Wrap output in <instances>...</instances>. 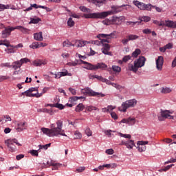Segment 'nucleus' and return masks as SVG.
I'll list each match as a JSON object with an SVG mask.
<instances>
[{
  "label": "nucleus",
  "mask_w": 176,
  "mask_h": 176,
  "mask_svg": "<svg viewBox=\"0 0 176 176\" xmlns=\"http://www.w3.org/2000/svg\"><path fill=\"white\" fill-rule=\"evenodd\" d=\"M139 20H140V21H144V23H148L151 21V17L148 16H141L139 18Z\"/></svg>",
  "instance_id": "36"
},
{
  "label": "nucleus",
  "mask_w": 176,
  "mask_h": 176,
  "mask_svg": "<svg viewBox=\"0 0 176 176\" xmlns=\"http://www.w3.org/2000/svg\"><path fill=\"white\" fill-rule=\"evenodd\" d=\"M111 9V10L102 12L84 14V17L85 19H105L108 16H112V14H116L120 12V8L118 6H112Z\"/></svg>",
  "instance_id": "1"
},
{
  "label": "nucleus",
  "mask_w": 176,
  "mask_h": 176,
  "mask_svg": "<svg viewBox=\"0 0 176 176\" xmlns=\"http://www.w3.org/2000/svg\"><path fill=\"white\" fill-rule=\"evenodd\" d=\"M18 61L21 64V66L23 65V64H27V63H31V60L28 59V58H23Z\"/></svg>",
  "instance_id": "34"
},
{
  "label": "nucleus",
  "mask_w": 176,
  "mask_h": 176,
  "mask_svg": "<svg viewBox=\"0 0 176 176\" xmlns=\"http://www.w3.org/2000/svg\"><path fill=\"white\" fill-rule=\"evenodd\" d=\"M82 64H85V69H89V71H96V65H92L91 63H87L86 61L82 60Z\"/></svg>",
  "instance_id": "17"
},
{
  "label": "nucleus",
  "mask_w": 176,
  "mask_h": 176,
  "mask_svg": "<svg viewBox=\"0 0 176 176\" xmlns=\"http://www.w3.org/2000/svg\"><path fill=\"white\" fill-rule=\"evenodd\" d=\"M116 31H114L113 33H111L109 34H99L97 36V38L98 39L101 40L102 43H111V41L113 38H116V34H115Z\"/></svg>",
  "instance_id": "6"
},
{
  "label": "nucleus",
  "mask_w": 176,
  "mask_h": 176,
  "mask_svg": "<svg viewBox=\"0 0 176 176\" xmlns=\"http://www.w3.org/2000/svg\"><path fill=\"white\" fill-rule=\"evenodd\" d=\"M39 151H36V150H32L30 151V153H31V155H32V156H38V153Z\"/></svg>",
  "instance_id": "57"
},
{
  "label": "nucleus",
  "mask_w": 176,
  "mask_h": 176,
  "mask_svg": "<svg viewBox=\"0 0 176 176\" xmlns=\"http://www.w3.org/2000/svg\"><path fill=\"white\" fill-rule=\"evenodd\" d=\"M173 90L170 87H162L161 88V93L162 94H168V93H171Z\"/></svg>",
  "instance_id": "26"
},
{
  "label": "nucleus",
  "mask_w": 176,
  "mask_h": 176,
  "mask_svg": "<svg viewBox=\"0 0 176 176\" xmlns=\"http://www.w3.org/2000/svg\"><path fill=\"white\" fill-rule=\"evenodd\" d=\"M76 101H78V96H72L69 98V102L74 104Z\"/></svg>",
  "instance_id": "46"
},
{
  "label": "nucleus",
  "mask_w": 176,
  "mask_h": 176,
  "mask_svg": "<svg viewBox=\"0 0 176 176\" xmlns=\"http://www.w3.org/2000/svg\"><path fill=\"white\" fill-rule=\"evenodd\" d=\"M27 122H20L17 123V127L16 128V131L18 133L23 131V130H27Z\"/></svg>",
  "instance_id": "14"
},
{
  "label": "nucleus",
  "mask_w": 176,
  "mask_h": 176,
  "mask_svg": "<svg viewBox=\"0 0 176 176\" xmlns=\"http://www.w3.org/2000/svg\"><path fill=\"white\" fill-rule=\"evenodd\" d=\"M60 75L61 76H67L68 75L69 76H71V74H68V71H65V72H60Z\"/></svg>",
  "instance_id": "61"
},
{
  "label": "nucleus",
  "mask_w": 176,
  "mask_h": 176,
  "mask_svg": "<svg viewBox=\"0 0 176 176\" xmlns=\"http://www.w3.org/2000/svg\"><path fill=\"white\" fill-rule=\"evenodd\" d=\"M137 105V100L131 99L122 102L121 107H118V111L120 112H126L129 108H134Z\"/></svg>",
  "instance_id": "3"
},
{
  "label": "nucleus",
  "mask_w": 176,
  "mask_h": 176,
  "mask_svg": "<svg viewBox=\"0 0 176 176\" xmlns=\"http://www.w3.org/2000/svg\"><path fill=\"white\" fill-rule=\"evenodd\" d=\"M133 146H135V144H134V140H128L126 141V148H128V149H133Z\"/></svg>",
  "instance_id": "27"
},
{
  "label": "nucleus",
  "mask_w": 176,
  "mask_h": 176,
  "mask_svg": "<svg viewBox=\"0 0 176 176\" xmlns=\"http://www.w3.org/2000/svg\"><path fill=\"white\" fill-rule=\"evenodd\" d=\"M89 43H91V42L87 41L76 40L74 45L75 46H77V47H83V46H85Z\"/></svg>",
  "instance_id": "15"
},
{
  "label": "nucleus",
  "mask_w": 176,
  "mask_h": 176,
  "mask_svg": "<svg viewBox=\"0 0 176 176\" xmlns=\"http://www.w3.org/2000/svg\"><path fill=\"white\" fill-rule=\"evenodd\" d=\"M5 144L9 148L10 152H16L17 151V147H16L14 144L18 146H21V144L19 143L17 139H8L5 141Z\"/></svg>",
  "instance_id": "5"
},
{
  "label": "nucleus",
  "mask_w": 176,
  "mask_h": 176,
  "mask_svg": "<svg viewBox=\"0 0 176 176\" xmlns=\"http://www.w3.org/2000/svg\"><path fill=\"white\" fill-rule=\"evenodd\" d=\"M89 2H91L98 8L102 6L105 3V0H88Z\"/></svg>",
  "instance_id": "19"
},
{
  "label": "nucleus",
  "mask_w": 176,
  "mask_h": 176,
  "mask_svg": "<svg viewBox=\"0 0 176 176\" xmlns=\"http://www.w3.org/2000/svg\"><path fill=\"white\" fill-rule=\"evenodd\" d=\"M140 23L141 22H138V21H135V22L127 21L126 25H131V27H134V25H135V24H140Z\"/></svg>",
  "instance_id": "50"
},
{
  "label": "nucleus",
  "mask_w": 176,
  "mask_h": 176,
  "mask_svg": "<svg viewBox=\"0 0 176 176\" xmlns=\"http://www.w3.org/2000/svg\"><path fill=\"white\" fill-rule=\"evenodd\" d=\"M176 67V57L172 61V68H175Z\"/></svg>",
  "instance_id": "64"
},
{
  "label": "nucleus",
  "mask_w": 176,
  "mask_h": 176,
  "mask_svg": "<svg viewBox=\"0 0 176 176\" xmlns=\"http://www.w3.org/2000/svg\"><path fill=\"white\" fill-rule=\"evenodd\" d=\"M143 34H146V35H148V34H151L152 30L151 29H144L142 30Z\"/></svg>",
  "instance_id": "60"
},
{
  "label": "nucleus",
  "mask_w": 176,
  "mask_h": 176,
  "mask_svg": "<svg viewBox=\"0 0 176 176\" xmlns=\"http://www.w3.org/2000/svg\"><path fill=\"white\" fill-rule=\"evenodd\" d=\"M67 25L69 27H74V25H75V21H74V20H72V18H69L68 21H67Z\"/></svg>",
  "instance_id": "40"
},
{
  "label": "nucleus",
  "mask_w": 176,
  "mask_h": 176,
  "mask_svg": "<svg viewBox=\"0 0 176 176\" xmlns=\"http://www.w3.org/2000/svg\"><path fill=\"white\" fill-rule=\"evenodd\" d=\"M45 64H46L45 62L37 59L32 62V65H34V67H41V65H45Z\"/></svg>",
  "instance_id": "25"
},
{
  "label": "nucleus",
  "mask_w": 176,
  "mask_h": 176,
  "mask_svg": "<svg viewBox=\"0 0 176 176\" xmlns=\"http://www.w3.org/2000/svg\"><path fill=\"white\" fill-rule=\"evenodd\" d=\"M15 28L14 27H8L4 29L1 32V38L5 39L6 38H8V36H10V34H12V31H14Z\"/></svg>",
  "instance_id": "10"
},
{
  "label": "nucleus",
  "mask_w": 176,
  "mask_h": 176,
  "mask_svg": "<svg viewBox=\"0 0 176 176\" xmlns=\"http://www.w3.org/2000/svg\"><path fill=\"white\" fill-rule=\"evenodd\" d=\"M85 134H87L88 137H91L93 133L91 132V130H90V128H87L85 129Z\"/></svg>",
  "instance_id": "52"
},
{
  "label": "nucleus",
  "mask_w": 176,
  "mask_h": 176,
  "mask_svg": "<svg viewBox=\"0 0 176 176\" xmlns=\"http://www.w3.org/2000/svg\"><path fill=\"white\" fill-rule=\"evenodd\" d=\"M31 91L28 89L21 94V96H24L25 94L26 97H31Z\"/></svg>",
  "instance_id": "54"
},
{
  "label": "nucleus",
  "mask_w": 176,
  "mask_h": 176,
  "mask_svg": "<svg viewBox=\"0 0 176 176\" xmlns=\"http://www.w3.org/2000/svg\"><path fill=\"white\" fill-rule=\"evenodd\" d=\"M0 45H3L4 46H6L7 47H12L13 49H19V47H23V44L19 43L16 45H10V42L8 40L4 41H0Z\"/></svg>",
  "instance_id": "12"
},
{
  "label": "nucleus",
  "mask_w": 176,
  "mask_h": 176,
  "mask_svg": "<svg viewBox=\"0 0 176 176\" xmlns=\"http://www.w3.org/2000/svg\"><path fill=\"white\" fill-rule=\"evenodd\" d=\"M152 8H155V6L151 4H144V10H152Z\"/></svg>",
  "instance_id": "47"
},
{
  "label": "nucleus",
  "mask_w": 176,
  "mask_h": 176,
  "mask_svg": "<svg viewBox=\"0 0 176 176\" xmlns=\"http://www.w3.org/2000/svg\"><path fill=\"white\" fill-rule=\"evenodd\" d=\"M30 47L31 49H39V43L38 42L32 43V44L30 45Z\"/></svg>",
  "instance_id": "38"
},
{
  "label": "nucleus",
  "mask_w": 176,
  "mask_h": 176,
  "mask_svg": "<svg viewBox=\"0 0 176 176\" xmlns=\"http://www.w3.org/2000/svg\"><path fill=\"white\" fill-rule=\"evenodd\" d=\"M108 68V65L103 63H99L97 65H95V71L97 69H102V71L107 69Z\"/></svg>",
  "instance_id": "18"
},
{
  "label": "nucleus",
  "mask_w": 176,
  "mask_h": 176,
  "mask_svg": "<svg viewBox=\"0 0 176 176\" xmlns=\"http://www.w3.org/2000/svg\"><path fill=\"white\" fill-rule=\"evenodd\" d=\"M34 39H35V41H43V36L42 34V32H40L38 33H34Z\"/></svg>",
  "instance_id": "24"
},
{
  "label": "nucleus",
  "mask_w": 176,
  "mask_h": 176,
  "mask_svg": "<svg viewBox=\"0 0 176 176\" xmlns=\"http://www.w3.org/2000/svg\"><path fill=\"white\" fill-rule=\"evenodd\" d=\"M145 61H146L145 56H140L138 59L134 60L133 65L132 63L128 65L129 71H132L134 74H137L138 69L142 68V67L145 65Z\"/></svg>",
  "instance_id": "2"
},
{
  "label": "nucleus",
  "mask_w": 176,
  "mask_h": 176,
  "mask_svg": "<svg viewBox=\"0 0 176 176\" xmlns=\"http://www.w3.org/2000/svg\"><path fill=\"white\" fill-rule=\"evenodd\" d=\"M141 54V50L139 48L136 49L131 54V57H133L134 58H137L138 56Z\"/></svg>",
  "instance_id": "31"
},
{
  "label": "nucleus",
  "mask_w": 176,
  "mask_h": 176,
  "mask_svg": "<svg viewBox=\"0 0 176 176\" xmlns=\"http://www.w3.org/2000/svg\"><path fill=\"white\" fill-rule=\"evenodd\" d=\"M106 153L107 155H113V149L109 148V149L106 150Z\"/></svg>",
  "instance_id": "63"
},
{
  "label": "nucleus",
  "mask_w": 176,
  "mask_h": 176,
  "mask_svg": "<svg viewBox=\"0 0 176 176\" xmlns=\"http://www.w3.org/2000/svg\"><path fill=\"white\" fill-rule=\"evenodd\" d=\"M163 63H164V59L163 56H158L157 59L155 61L156 68L158 71H162V69H163Z\"/></svg>",
  "instance_id": "13"
},
{
  "label": "nucleus",
  "mask_w": 176,
  "mask_h": 176,
  "mask_svg": "<svg viewBox=\"0 0 176 176\" xmlns=\"http://www.w3.org/2000/svg\"><path fill=\"white\" fill-rule=\"evenodd\" d=\"M86 110L88 111V112H91V111H98V108L94 106H89L86 107Z\"/></svg>",
  "instance_id": "39"
},
{
  "label": "nucleus",
  "mask_w": 176,
  "mask_h": 176,
  "mask_svg": "<svg viewBox=\"0 0 176 176\" xmlns=\"http://www.w3.org/2000/svg\"><path fill=\"white\" fill-rule=\"evenodd\" d=\"M120 137H123L124 138H127L128 140L131 139V135L130 134H123L122 133H119Z\"/></svg>",
  "instance_id": "44"
},
{
  "label": "nucleus",
  "mask_w": 176,
  "mask_h": 176,
  "mask_svg": "<svg viewBox=\"0 0 176 176\" xmlns=\"http://www.w3.org/2000/svg\"><path fill=\"white\" fill-rule=\"evenodd\" d=\"M129 60H131V56L130 55H126L122 58L123 63H127Z\"/></svg>",
  "instance_id": "48"
},
{
  "label": "nucleus",
  "mask_w": 176,
  "mask_h": 176,
  "mask_svg": "<svg viewBox=\"0 0 176 176\" xmlns=\"http://www.w3.org/2000/svg\"><path fill=\"white\" fill-rule=\"evenodd\" d=\"M52 145V143H50V144H47L45 145H38V148L39 149L38 150V152H41V149H44V151H46L47 150V148H50V146Z\"/></svg>",
  "instance_id": "32"
},
{
  "label": "nucleus",
  "mask_w": 176,
  "mask_h": 176,
  "mask_svg": "<svg viewBox=\"0 0 176 176\" xmlns=\"http://www.w3.org/2000/svg\"><path fill=\"white\" fill-rule=\"evenodd\" d=\"M80 10H81V12H84V13H90L91 12V10L85 6H80Z\"/></svg>",
  "instance_id": "37"
},
{
  "label": "nucleus",
  "mask_w": 176,
  "mask_h": 176,
  "mask_svg": "<svg viewBox=\"0 0 176 176\" xmlns=\"http://www.w3.org/2000/svg\"><path fill=\"white\" fill-rule=\"evenodd\" d=\"M85 109V105L82 103H79L75 108L76 112H82Z\"/></svg>",
  "instance_id": "30"
},
{
  "label": "nucleus",
  "mask_w": 176,
  "mask_h": 176,
  "mask_svg": "<svg viewBox=\"0 0 176 176\" xmlns=\"http://www.w3.org/2000/svg\"><path fill=\"white\" fill-rule=\"evenodd\" d=\"M54 162L53 160L47 161L46 163H43V167H50V166L54 165Z\"/></svg>",
  "instance_id": "42"
},
{
  "label": "nucleus",
  "mask_w": 176,
  "mask_h": 176,
  "mask_svg": "<svg viewBox=\"0 0 176 176\" xmlns=\"http://www.w3.org/2000/svg\"><path fill=\"white\" fill-rule=\"evenodd\" d=\"M174 113L173 111L170 110H161L160 116H158V120L160 122H163L164 119L175 120L176 116H171Z\"/></svg>",
  "instance_id": "4"
},
{
  "label": "nucleus",
  "mask_w": 176,
  "mask_h": 176,
  "mask_svg": "<svg viewBox=\"0 0 176 176\" xmlns=\"http://www.w3.org/2000/svg\"><path fill=\"white\" fill-rule=\"evenodd\" d=\"M63 47H69V46H75V44H72L69 41L66 40L63 43Z\"/></svg>",
  "instance_id": "33"
},
{
  "label": "nucleus",
  "mask_w": 176,
  "mask_h": 176,
  "mask_svg": "<svg viewBox=\"0 0 176 176\" xmlns=\"http://www.w3.org/2000/svg\"><path fill=\"white\" fill-rule=\"evenodd\" d=\"M153 24H155L156 25H159V27H164V23L163 22H160L157 20H154L153 21Z\"/></svg>",
  "instance_id": "43"
},
{
  "label": "nucleus",
  "mask_w": 176,
  "mask_h": 176,
  "mask_svg": "<svg viewBox=\"0 0 176 176\" xmlns=\"http://www.w3.org/2000/svg\"><path fill=\"white\" fill-rule=\"evenodd\" d=\"M111 46L109 45V44H104V47L103 48H102V53H103V54L109 55L111 54V52H109Z\"/></svg>",
  "instance_id": "20"
},
{
  "label": "nucleus",
  "mask_w": 176,
  "mask_h": 176,
  "mask_svg": "<svg viewBox=\"0 0 176 176\" xmlns=\"http://www.w3.org/2000/svg\"><path fill=\"white\" fill-rule=\"evenodd\" d=\"M12 68L16 71L17 69H20V68H21V64H20V62H19V60H16L14 63H12Z\"/></svg>",
  "instance_id": "29"
},
{
  "label": "nucleus",
  "mask_w": 176,
  "mask_h": 176,
  "mask_svg": "<svg viewBox=\"0 0 176 176\" xmlns=\"http://www.w3.org/2000/svg\"><path fill=\"white\" fill-rule=\"evenodd\" d=\"M14 28H15V30H19V31L23 32V34H28V32L30 31V30H28L23 26H16V27H14Z\"/></svg>",
  "instance_id": "28"
},
{
  "label": "nucleus",
  "mask_w": 176,
  "mask_h": 176,
  "mask_svg": "<svg viewBox=\"0 0 176 176\" xmlns=\"http://www.w3.org/2000/svg\"><path fill=\"white\" fill-rule=\"evenodd\" d=\"M121 123H126L130 126H133L135 124V118H124L122 120Z\"/></svg>",
  "instance_id": "16"
},
{
  "label": "nucleus",
  "mask_w": 176,
  "mask_h": 176,
  "mask_svg": "<svg viewBox=\"0 0 176 176\" xmlns=\"http://www.w3.org/2000/svg\"><path fill=\"white\" fill-rule=\"evenodd\" d=\"M31 21L33 24H38V23H39L41 21V19H39V18L33 19L31 20Z\"/></svg>",
  "instance_id": "59"
},
{
  "label": "nucleus",
  "mask_w": 176,
  "mask_h": 176,
  "mask_svg": "<svg viewBox=\"0 0 176 176\" xmlns=\"http://www.w3.org/2000/svg\"><path fill=\"white\" fill-rule=\"evenodd\" d=\"M140 38V36L135 34H129L126 36V38H123L121 42L124 45H127L130 41H137V39Z\"/></svg>",
  "instance_id": "9"
},
{
  "label": "nucleus",
  "mask_w": 176,
  "mask_h": 176,
  "mask_svg": "<svg viewBox=\"0 0 176 176\" xmlns=\"http://www.w3.org/2000/svg\"><path fill=\"white\" fill-rule=\"evenodd\" d=\"M52 170H57L58 168V167H60V166H61V164L54 162V165H52Z\"/></svg>",
  "instance_id": "56"
},
{
  "label": "nucleus",
  "mask_w": 176,
  "mask_h": 176,
  "mask_svg": "<svg viewBox=\"0 0 176 176\" xmlns=\"http://www.w3.org/2000/svg\"><path fill=\"white\" fill-rule=\"evenodd\" d=\"M63 120H58L56 121L57 127H54V131L56 133V135H63V137H67L65 132L63 130Z\"/></svg>",
  "instance_id": "7"
},
{
  "label": "nucleus",
  "mask_w": 176,
  "mask_h": 176,
  "mask_svg": "<svg viewBox=\"0 0 176 176\" xmlns=\"http://www.w3.org/2000/svg\"><path fill=\"white\" fill-rule=\"evenodd\" d=\"M133 3L135 5V6H137L138 9H140V10H145V3H141L138 1H133Z\"/></svg>",
  "instance_id": "21"
},
{
  "label": "nucleus",
  "mask_w": 176,
  "mask_h": 176,
  "mask_svg": "<svg viewBox=\"0 0 176 176\" xmlns=\"http://www.w3.org/2000/svg\"><path fill=\"white\" fill-rule=\"evenodd\" d=\"M164 25L168 28H176V21H165Z\"/></svg>",
  "instance_id": "22"
},
{
  "label": "nucleus",
  "mask_w": 176,
  "mask_h": 176,
  "mask_svg": "<svg viewBox=\"0 0 176 176\" xmlns=\"http://www.w3.org/2000/svg\"><path fill=\"white\" fill-rule=\"evenodd\" d=\"M10 77L8 76H0V82H3V80H7V79H10Z\"/></svg>",
  "instance_id": "58"
},
{
  "label": "nucleus",
  "mask_w": 176,
  "mask_h": 176,
  "mask_svg": "<svg viewBox=\"0 0 176 176\" xmlns=\"http://www.w3.org/2000/svg\"><path fill=\"white\" fill-rule=\"evenodd\" d=\"M2 118L4 119V123H6V122H12V118L8 115L3 116Z\"/></svg>",
  "instance_id": "49"
},
{
  "label": "nucleus",
  "mask_w": 176,
  "mask_h": 176,
  "mask_svg": "<svg viewBox=\"0 0 176 176\" xmlns=\"http://www.w3.org/2000/svg\"><path fill=\"white\" fill-rule=\"evenodd\" d=\"M82 91L84 94L91 97H105L104 94L95 92L89 87L82 89Z\"/></svg>",
  "instance_id": "8"
},
{
  "label": "nucleus",
  "mask_w": 176,
  "mask_h": 176,
  "mask_svg": "<svg viewBox=\"0 0 176 176\" xmlns=\"http://www.w3.org/2000/svg\"><path fill=\"white\" fill-rule=\"evenodd\" d=\"M112 69L114 72H120V71H122V68H120V67L119 66H116V65H113L112 66Z\"/></svg>",
  "instance_id": "41"
},
{
  "label": "nucleus",
  "mask_w": 176,
  "mask_h": 176,
  "mask_svg": "<svg viewBox=\"0 0 176 176\" xmlns=\"http://www.w3.org/2000/svg\"><path fill=\"white\" fill-rule=\"evenodd\" d=\"M34 8L35 9H38L39 8V6L38 4H31V6L24 10V12H30V10H32V8Z\"/></svg>",
  "instance_id": "35"
},
{
  "label": "nucleus",
  "mask_w": 176,
  "mask_h": 176,
  "mask_svg": "<svg viewBox=\"0 0 176 176\" xmlns=\"http://www.w3.org/2000/svg\"><path fill=\"white\" fill-rule=\"evenodd\" d=\"M138 146L137 147L138 151H139L140 152H144V151H145L146 148L145 146H144L143 144H138Z\"/></svg>",
  "instance_id": "45"
},
{
  "label": "nucleus",
  "mask_w": 176,
  "mask_h": 176,
  "mask_svg": "<svg viewBox=\"0 0 176 176\" xmlns=\"http://www.w3.org/2000/svg\"><path fill=\"white\" fill-rule=\"evenodd\" d=\"M9 5L0 4V12H2V10H5V9H9Z\"/></svg>",
  "instance_id": "51"
},
{
  "label": "nucleus",
  "mask_w": 176,
  "mask_h": 176,
  "mask_svg": "<svg viewBox=\"0 0 176 176\" xmlns=\"http://www.w3.org/2000/svg\"><path fill=\"white\" fill-rule=\"evenodd\" d=\"M124 19L123 16H113L111 21L113 24H120L122 23V20Z\"/></svg>",
  "instance_id": "23"
},
{
  "label": "nucleus",
  "mask_w": 176,
  "mask_h": 176,
  "mask_svg": "<svg viewBox=\"0 0 176 176\" xmlns=\"http://www.w3.org/2000/svg\"><path fill=\"white\" fill-rule=\"evenodd\" d=\"M111 116L113 119H114L115 120H116V119H118V115L116 114V113L115 112H111Z\"/></svg>",
  "instance_id": "62"
},
{
  "label": "nucleus",
  "mask_w": 176,
  "mask_h": 176,
  "mask_svg": "<svg viewBox=\"0 0 176 176\" xmlns=\"http://www.w3.org/2000/svg\"><path fill=\"white\" fill-rule=\"evenodd\" d=\"M74 135H76V138L77 140L82 138V133H80V132L76 131L74 133Z\"/></svg>",
  "instance_id": "55"
},
{
  "label": "nucleus",
  "mask_w": 176,
  "mask_h": 176,
  "mask_svg": "<svg viewBox=\"0 0 176 176\" xmlns=\"http://www.w3.org/2000/svg\"><path fill=\"white\" fill-rule=\"evenodd\" d=\"M41 131L43 133V134H45L48 137H57V134L56 133L53 128L50 129L43 127L41 128Z\"/></svg>",
  "instance_id": "11"
},
{
  "label": "nucleus",
  "mask_w": 176,
  "mask_h": 176,
  "mask_svg": "<svg viewBox=\"0 0 176 176\" xmlns=\"http://www.w3.org/2000/svg\"><path fill=\"white\" fill-rule=\"evenodd\" d=\"M54 108H58V109H64L65 106L63 105V104L55 103V107Z\"/></svg>",
  "instance_id": "53"
}]
</instances>
